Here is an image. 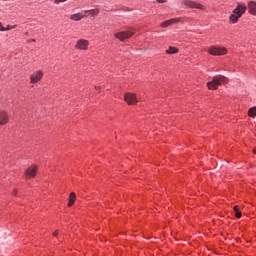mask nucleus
Returning <instances> with one entry per match:
<instances>
[{
  "label": "nucleus",
  "instance_id": "f03ea898",
  "mask_svg": "<svg viewBox=\"0 0 256 256\" xmlns=\"http://www.w3.org/2000/svg\"><path fill=\"white\" fill-rule=\"evenodd\" d=\"M183 5H185V7H188L189 9H200L201 11H205V6L196 1L184 0Z\"/></svg>",
  "mask_w": 256,
  "mask_h": 256
},
{
  "label": "nucleus",
  "instance_id": "20e7f679",
  "mask_svg": "<svg viewBox=\"0 0 256 256\" xmlns=\"http://www.w3.org/2000/svg\"><path fill=\"white\" fill-rule=\"evenodd\" d=\"M208 53L214 56H221L227 55V50L225 49V47L212 46L211 48H209Z\"/></svg>",
  "mask_w": 256,
  "mask_h": 256
},
{
  "label": "nucleus",
  "instance_id": "c85d7f7f",
  "mask_svg": "<svg viewBox=\"0 0 256 256\" xmlns=\"http://www.w3.org/2000/svg\"><path fill=\"white\" fill-rule=\"evenodd\" d=\"M96 89H100L99 87H96Z\"/></svg>",
  "mask_w": 256,
  "mask_h": 256
},
{
  "label": "nucleus",
  "instance_id": "2eb2a0df",
  "mask_svg": "<svg viewBox=\"0 0 256 256\" xmlns=\"http://www.w3.org/2000/svg\"><path fill=\"white\" fill-rule=\"evenodd\" d=\"M75 199H77L75 192H71L69 196L68 207H73V205H75Z\"/></svg>",
  "mask_w": 256,
  "mask_h": 256
},
{
  "label": "nucleus",
  "instance_id": "bb28decb",
  "mask_svg": "<svg viewBox=\"0 0 256 256\" xmlns=\"http://www.w3.org/2000/svg\"><path fill=\"white\" fill-rule=\"evenodd\" d=\"M253 153H255V155H256V147L254 148Z\"/></svg>",
  "mask_w": 256,
  "mask_h": 256
},
{
  "label": "nucleus",
  "instance_id": "f3484780",
  "mask_svg": "<svg viewBox=\"0 0 256 256\" xmlns=\"http://www.w3.org/2000/svg\"><path fill=\"white\" fill-rule=\"evenodd\" d=\"M166 53H167L168 55H175L176 53H179V49L170 46V47L168 48V50H166Z\"/></svg>",
  "mask_w": 256,
  "mask_h": 256
},
{
  "label": "nucleus",
  "instance_id": "aec40b11",
  "mask_svg": "<svg viewBox=\"0 0 256 256\" xmlns=\"http://www.w3.org/2000/svg\"><path fill=\"white\" fill-rule=\"evenodd\" d=\"M67 0H55L54 3L55 5H59V3H65Z\"/></svg>",
  "mask_w": 256,
  "mask_h": 256
},
{
  "label": "nucleus",
  "instance_id": "4be33fe9",
  "mask_svg": "<svg viewBox=\"0 0 256 256\" xmlns=\"http://www.w3.org/2000/svg\"><path fill=\"white\" fill-rule=\"evenodd\" d=\"M156 3H167V0H156Z\"/></svg>",
  "mask_w": 256,
  "mask_h": 256
},
{
  "label": "nucleus",
  "instance_id": "b1692460",
  "mask_svg": "<svg viewBox=\"0 0 256 256\" xmlns=\"http://www.w3.org/2000/svg\"><path fill=\"white\" fill-rule=\"evenodd\" d=\"M57 235H59V231L56 230V231L53 232V236L57 237Z\"/></svg>",
  "mask_w": 256,
  "mask_h": 256
},
{
  "label": "nucleus",
  "instance_id": "a878e982",
  "mask_svg": "<svg viewBox=\"0 0 256 256\" xmlns=\"http://www.w3.org/2000/svg\"><path fill=\"white\" fill-rule=\"evenodd\" d=\"M28 43H35V39L28 40Z\"/></svg>",
  "mask_w": 256,
  "mask_h": 256
},
{
  "label": "nucleus",
  "instance_id": "f257e3e1",
  "mask_svg": "<svg viewBox=\"0 0 256 256\" xmlns=\"http://www.w3.org/2000/svg\"><path fill=\"white\" fill-rule=\"evenodd\" d=\"M226 83H229V78L223 75H218L214 76L212 81L207 83V87L212 91H217L219 85H226Z\"/></svg>",
  "mask_w": 256,
  "mask_h": 256
},
{
  "label": "nucleus",
  "instance_id": "4468645a",
  "mask_svg": "<svg viewBox=\"0 0 256 256\" xmlns=\"http://www.w3.org/2000/svg\"><path fill=\"white\" fill-rule=\"evenodd\" d=\"M85 17H87V15H83V14H81V13H76V14H72V15L70 16V19H71L72 21H81V19H83V18H85Z\"/></svg>",
  "mask_w": 256,
  "mask_h": 256
},
{
  "label": "nucleus",
  "instance_id": "a211bd4d",
  "mask_svg": "<svg viewBox=\"0 0 256 256\" xmlns=\"http://www.w3.org/2000/svg\"><path fill=\"white\" fill-rule=\"evenodd\" d=\"M249 117H256V107H252L248 110Z\"/></svg>",
  "mask_w": 256,
  "mask_h": 256
},
{
  "label": "nucleus",
  "instance_id": "cd10ccee",
  "mask_svg": "<svg viewBox=\"0 0 256 256\" xmlns=\"http://www.w3.org/2000/svg\"><path fill=\"white\" fill-rule=\"evenodd\" d=\"M15 193H17V190H14V195H15Z\"/></svg>",
  "mask_w": 256,
  "mask_h": 256
},
{
  "label": "nucleus",
  "instance_id": "0eeeda50",
  "mask_svg": "<svg viewBox=\"0 0 256 256\" xmlns=\"http://www.w3.org/2000/svg\"><path fill=\"white\" fill-rule=\"evenodd\" d=\"M89 47V41L85 39H79L75 45L76 49H80L82 51H86V49Z\"/></svg>",
  "mask_w": 256,
  "mask_h": 256
},
{
  "label": "nucleus",
  "instance_id": "423d86ee",
  "mask_svg": "<svg viewBox=\"0 0 256 256\" xmlns=\"http://www.w3.org/2000/svg\"><path fill=\"white\" fill-rule=\"evenodd\" d=\"M124 101H126L128 105H137V96L133 93H126Z\"/></svg>",
  "mask_w": 256,
  "mask_h": 256
},
{
  "label": "nucleus",
  "instance_id": "412c9836",
  "mask_svg": "<svg viewBox=\"0 0 256 256\" xmlns=\"http://www.w3.org/2000/svg\"><path fill=\"white\" fill-rule=\"evenodd\" d=\"M235 216L237 217V219H241V211H237L235 212Z\"/></svg>",
  "mask_w": 256,
  "mask_h": 256
},
{
  "label": "nucleus",
  "instance_id": "39448f33",
  "mask_svg": "<svg viewBox=\"0 0 256 256\" xmlns=\"http://www.w3.org/2000/svg\"><path fill=\"white\" fill-rule=\"evenodd\" d=\"M245 11H247V5L238 2L237 7L233 10L232 13L236 14L238 17H243Z\"/></svg>",
  "mask_w": 256,
  "mask_h": 256
},
{
  "label": "nucleus",
  "instance_id": "5701e85b",
  "mask_svg": "<svg viewBox=\"0 0 256 256\" xmlns=\"http://www.w3.org/2000/svg\"><path fill=\"white\" fill-rule=\"evenodd\" d=\"M0 31H5V27H3V24L0 22Z\"/></svg>",
  "mask_w": 256,
  "mask_h": 256
},
{
  "label": "nucleus",
  "instance_id": "393cba45",
  "mask_svg": "<svg viewBox=\"0 0 256 256\" xmlns=\"http://www.w3.org/2000/svg\"><path fill=\"white\" fill-rule=\"evenodd\" d=\"M234 211L237 213V211H239V206H234Z\"/></svg>",
  "mask_w": 256,
  "mask_h": 256
},
{
  "label": "nucleus",
  "instance_id": "6ab92c4d",
  "mask_svg": "<svg viewBox=\"0 0 256 256\" xmlns=\"http://www.w3.org/2000/svg\"><path fill=\"white\" fill-rule=\"evenodd\" d=\"M17 27V25L11 26V25H7V27L5 28V31H11V29H15Z\"/></svg>",
  "mask_w": 256,
  "mask_h": 256
},
{
  "label": "nucleus",
  "instance_id": "ddd939ff",
  "mask_svg": "<svg viewBox=\"0 0 256 256\" xmlns=\"http://www.w3.org/2000/svg\"><path fill=\"white\" fill-rule=\"evenodd\" d=\"M85 15H87V17H97V15H99V9H91V10H85L84 11Z\"/></svg>",
  "mask_w": 256,
  "mask_h": 256
},
{
  "label": "nucleus",
  "instance_id": "dca6fc26",
  "mask_svg": "<svg viewBox=\"0 0 256 256\" xmlns=\"http://www.w3.org/2000/svg\"><path fill=\"white\" fill-rule=\"evenodd\" d=\"M239 19H241V17L237 16V14H234V12H232V14L229 17L230 23H237V21H239Z\"/></svg>",
  "mask_w": 256,
  "mask_h": 256
},
{
  "label": "nucleus",
  "instance_id": "9d476101",
  "mask_svg": "<svg viewBox=\"0 0 256 256\" xmlns=\"http://www.w3.org/2000/svg\"><path fill=\"white\" fill-rule=\"evenodd\" d=\"M181 21V18H172L161 23V27H169L175 25Z\"/></svg>",
  "mask_w": 256,
  "mask_h": 256
},
{
  "label": "nucleus",
  "instance_id": "f8f14e48",
  "mask_svg": "<svg viewBox=\"0 0 256 256\" xmlns=\"http://www.w3.org/2000/svg\"><path fill=\"white\" fill-rule=\"evenodd\" d=\"M247 7H248V13H250V15L256 16V2L249 1Z\"/></svg>",
  "mask_w": 256,
  "mask_h": 256
},
{
  "label": "nucleus",
  "instance_id": "1a4fd4ad",
  "mask_svg": "<svg viewBox=\"0 0 256 256\" xmlns=\"http://www.w3.org/2000/svg\"><path fill=\"white\" fill-rule=\"evenodd\" d=\"M25 175L27 179H31V177H35L37 175V166H31L25 171Z\"/></svg>",
  "mask_w": 256,
  "mask_h": 256
},
{
  "label": "nucleus",
  "instance_id": "9b49d317",
  "mask_svg": "<svg viewBox=\"0 0 256 256\" xmlns=\"http://www.w3.org/2000/svg\"><path fill=\"white\" fill-rule=\"evenodd\" d=\"M9 122V115L5 111L0 112V127L1 125H7Z\"/></svg>",
  "mask_w": 256,
  "mask_h": 256
},
{
  "label": "nucleus",
  "instance_id": "7ed1b4c3",
  "mask_svg": "<svg viewBox=\"0 0 256 256\" xmlns=\"http://www.w3.org/2000/svg\"><path fill=\"white\" fill-rule=\"evenodd\" d=\"M135 35V31L128 30V31H122L115 34L116 39H119V41H125V39H131Z\"/></svg>",
  "mask_w": 256,
  "mask_h": 256
},
{
  "label": "nucleus",
  "instance_id": "6e6552de",
  "mask_svg": "<svg viewBox=\"0 0 256 256\" xmlns=\"http://www.w3.org/2000/svg\"><path fill=\"white\" fill-rule=\"evenodd\" d=\"M43 79V71L38 70L36 73H33L30 77V83H39Z\"/></svg>",
  "mask_w": 256,
  "mask_h": 256
}]
</instances>
